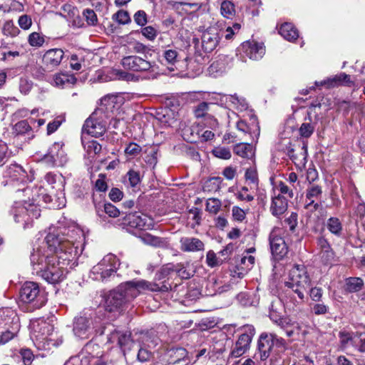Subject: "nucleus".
I'll return each mask as SVG.
<instances>
[{"label": "nucleus", "mask_w": 365, "mask_h": 365, "mask_svg": "<svg viewBox=\"0 0 365 365\" xmlns=\"http://www.w3.org/2000/svg\"><path fill=\"white\" fill-rule=\"evenodd\" d=\"M47 250L42 252L41 249L31 254L30 260L36 274L49 284H56L63 281V269L59 266L61 259L68 263L75 256V247L71 241L60 232H49L45 237Z\"/></svg>", "instance_id": "f257e3e1"}, {"label": "nucleus", "mask_w": 365, "mask_h": 365, "mask_svg": "<svg viewBox=\"0 0 365 365\" xmlns=\"http://www.w3.org/2000/svg\"><path fill=\"white\" fill-rule=\"evenodd\" d=\"M170 288L166 283L162 285L151 284L145 280H132L121 283L115 289L110 290L103 297V307L108 312H120L130 299L135 298L139 289L152 292H165Z\"/></svg>", "instance_id": "f03ea898"}, {"label": "nucleus", "mask_w": 365, "mask_h": 365, "mask_svg": "<svg viewBox=\"0 0 365 365\" xmlns=\"http://www.w3.org/2000/svg\"><path fill=\"white\" fill-rule=\"evenodd\" d=\"M284 351L287 348L286 340L274 332H262L257 340L253 359L256 362L265 361L270 356L274 349Z\"/></svg>", "instance_id": "7ed1b4c3"}, {"label": "nucleus", "mask_w": 365, "mask_h": 365, "mask_svg": "<svg viewBox=\"0 0 365 365\" xmlns=\"http://www.w3.org/2000/svg\"><path fill=\"white\" fill-rule=\"evenodd\" d=\"M20 301L26 304L29 312L42 308L47 302V294L38 283L31 281L25 282L19 290Z\"/></svg>", "instance_id": "20e7f679"}, {"label": "nucleus", "mask_w": 365, "mask_h": 365, "mask_svg": "<svg viewBox=\"0 0 365 365\" xmlns=\"http://www.w3.org/2000/svg\"><path fill=\"white\" fill-rule=\"evenodd\" d=\"M311 283V278L305 265L295 264L289 270L288 281L284 282V285L296 293L301 300H303L304 293L310 289Z\"/></svg>", "instance_id": "39448f33"}, {"label": "nucleus", "mask_w": 365, "mask_h": 365, "mask_svg": "<svg viewBox=\"0 0 365 365\" xmlns=\"http://www.w3.org/2000/svg\"><path fill=\"white\" fill-rule=\"evenodd\" d=\"M225 110V108L218 103L205 101L199 103L192 109L195 118L211 129L218 128L219 123L217 116Z\"/></svg>", "instance_id": "423d86ee"}, {"label": "nucleus", "mask_w": 365, "mask_h": 365, "mask_svg": "<svg viewBox=\"0 0 365 365\" xmlns=\"http://www.w3.org/2000/svg\"><path fill=\"white\" fill-rule=\"evenodd\" d=\"M10 213L16 223L21 224L24 227H26L34 219H38L40 217L41 209L35 207L32 203L27 205L14 202Z\"/></svg>", "instance_id": "0eeeda50"}, {"label": "nucleus", "mask_w": 365, "mask_h": 365, "mask_svg": "<svg viewBox=\"0 0 365 365\" xmlns=\"http://www.w3.org/2000/svg\"><path fill=\"white\" fill-rule=\"evenodd\" d=\"M241 333L235 342V346L230 352V356L237 358L245 354L250 350L252 339L256 333L253 325L246 324L240 328Z\"/></svg>", "instance_id": "6e6552de"}, {"label": "nucleus", "mask_w": 365, "mask_h": 365, "mask_svg": "<svg viewBox=\"0 0 365 365\" xmlns=\"http://www.w3.org/2000/svg\"><path fill=\"white\" fill-rule=\"evenodd\" d=\"M63 147L64 144L62 142L54 143L49 147L41 162L48 168L64 165L68 161V158Z\"/></svg>", "instance_id": "1a4fd4ad"}, {"label": "nucleus", "mask_w": 365, "mask_h": 365, "mask_svg": "<svg viewBox=\"0 0 365 365\" xmlns=\"http://www.w3.org/2000/svg\"><path fill=\"white\" fill-rule=\"evenodd\" d=\"M223 34V30L217 24L210 26L204 30L201 36L202 51L206 53L212 52L219 45Z\"/></svg>", "instance_id": "9d476101"}, {"label": "nucleus", "mask_w": 365, "mask_h": 365, "mask_svg": "<svg viewBox=\"0 0 365 365\" xmlns=\"http://www.w3.org/2000/svg\"><path fill=\"white\" fill-rule=\"evenodd\" d=\"M269 242L274 260L279 262L283 259L288 253V246L284 239L277 231L272 230L269 235Z\"/></svg>", "instance_id": "9b49d317"}, {"label": "nucleus", "mask_w": 365, "mask_h": 365, "mask_svg": "<svg viewBox=\"0 0 365 365\" xmlns=\"http://www.w3.org/2000/svg\"><path fill=\"white\" fill-rule=\"evenodd\" d=\"M106 130V122L101 118L97 117L96 113H92L83 125V131L94 138L101 137Z\"/></svg>", "instance_id": "f8f14e48"}, {"label": "nucleus", "mask_w": 365, "mask_h": 365, "mask_svg": "<svg viewBox=\"0 0 365 365\" xmlns=\"http://www.w3.org/2000/svg\"><path fill=\"white\" fill-rule=\"evenodd\" d=\"M116 258L114 255H106L93 267V272L99 274L102 280H106L116 272Z\"/></svg>", "instance_id": "ddd939ff"}, {"label": "nucleus", "mask_w": 365, "mask_h": 365, "mask_svg": "<svg viewBox=\"0 0 365 365\" xmlns=\"http://www.w3.org/2000/svg\"><path fill=\"white\" fill-rule=\"evenodd\" d=\"M121 63L125 69L135 72L148 71L154 65V62H150L145 57L142 58L138 56H125L123 58Z\"/></svg>", "instance_id": "4468645a"}, {"label": "nucleus", "mask_w": 365, "mask_h": 365, "mask_svg": "<svg viewBox=\"0 0 365 365\" xmlns=\"http://www.w3.org/2000/svg\"><path fill=\"white\" fill-rule=\"evenodd\" d=\"M65 53L63 49L58 48H50L45 51L42 56V66L48 71H52L58 67L63 59Z\"/></svg>", "instance_id": "2eb2a0df"}, {"label": "nucleus", "mask_w": 365, "mask_h": 365, "mask_svg": "<svg viewBox=\"0 0 365 365\" xmlns=\"http://www.w3.org/2000/svg\"><path fill=\"white\" fill-rule=\"evenodd\" d=\"M300 151L299 153H295V148H294L291 141H289L286 145L284 152L289 156V159L294 163L296 168L300 170L305 168L307 163L308 151L307 145L304 143L302 146L298 145Z\"/></svg>", "instance_id": "dca6fc26"}, {"label": "nucleus", "mask_w": 365, "mask_h": 365, "mask_svg": "<svg viewBox=\"0 0 365 365\" xmlns=\"http://www.w3.org/2000/svg\"><path fill=\"white\" fill-rule=\"evenodd\" d=\"M166 362L173 365H192L186 349L173 346L167 349L165 354Z\"/></svg>", "instance_id": "f3484780"}, {"label": "nucleus", "mask_w": 365, "mask_h": 365, "mask_svg": "<svg viewBox=\"0 0 365 365\" xmlns=\"http://www.w3.org/2000/svg\"><path fill=\"white\" fill-rule=\"evenodd\" d=\"M240 51L243 58L247 57L251 60L257 61L264 56L265 48L262 43L248 40L241 44Z\"/></svg>", "instance_id": "a211bd4d"}, {"label": "nucleus", "mask_w": 365, "mask_h": 365, "mask_svg": "<svg viewBox=\"0 0 365 365\" xmlns=\"http://www.w3.org/2000/svg\"><path fill=\"white\" fill-rule=\"evenodd\" d=\"M315 86H325L327 88L330 89L339 86L352 87L355 86V82L351 80L350 75L341 72L320 82L316 81Z\"/></svg>", "instance_id": "6ab92c4d"}, {"label": "nucleus", "mask_w": 365, "mask_h": 365, "mask_svg": "<svg viewBox=\"0 0 365 365\" xmlns=\"http://www.w3.org/2000/svg\"><path fill=\"white\" fill-rule=\"evenodd\" d=\"M115 340L117 341L118 346L124 354L130 351L135 345V341L132 339L130 331H120L115 330L110 334L109 341L113 342Z\"/></svg>", "instance_id": "aec40b11"}, {"label": "nucleus", "mask_w": 365, "mask_h": 365, "mask_svg": "<svg viewBox=\"0 0 365 365\" xmlns=\"http://www.w3.org/2000/svg\"><path fill=\"white\" fill-rule=\"evenodd\" d=\"M274 325L284 332L285 335L289 338L292 337L295 334H299L302 329L300 324L288 315L282 317Z\"/></svg>", "instance_id": "412c9836"}, {"label": "nucleus", "mask_w": 365, "mask_h": 365, "mask_svg": "<svg viewBox=\"0 0 365 365\" xmlns=\"http://www.w3.org/2000/svg\"><path fill=\"white\" fill-rule=\"evenodd\" d=\"M6 175L11 181H16L21 184L27 182L29 176L24 168L16 163H11L6 167Z\"/></svg>", "instance_id": "4be33fe9"}, {"label": "nucleus", "mask_w": 365, "mask_h": 365, "mask_svg": "<svg viewBox=\"0 0 365 365\" xmlns=\"http://www.w3.org/2000/svg\"><path fill=\"white\" fill-rule=\"evenodd\" d=\"M250 120L251 125H249L245 120H240L237 121L236 127L239 131L242 132L244 134L248 133L252 138H253V135L258 138L260 128L257 115L255 114L250 115Z\"/></svg>", "instance_id": "5701e85b"}, {"label": "nucleus", "mask_w": 365, "mask_h": 365, "mask_svg": "<svg viewBox=\"0 0 365 365\" xmlns=\"http://www.w3.org/2000/svg\"><path fill=\"white\" fill-rule=\"evenodd\" d=\"M180 249L184 252H200L205 250V244L197 237H183L180 240Z\"/></svg>", "instance_id": "b1692460"}, {"label": "nucleus", "mask_w": 365, "mask_h": 365, "mask_svg": "<svg viewBox=\"0 0 365 365\" xmlns=\"http://www.w3.org/2000/svg\"><path fill=\"white\" fill-rule=\"evenodd\" d=\"M304 120L309 122H304L301 125L299 128V134L302 138H309L315 130L316 125L319 120V116L317 114H315L313 118L311 115V112H307V116Z\"/></svg>", "instance_id": "393cba45"}, {"label": "nucleus", "mask_w": 365, "mask_h": 365, "mask_svg": "<svg viewBox=\"0 0 365 365\" xmlns=\"http://www.w3.org/2000/svg\"><path fill=\"white\" fill-rule=\"evenodd\" d=\"M122 224L130 228L138 230H145L147 227L145 219L143 218L137 212L126 214L123 219Z\"/></svg>", "instance_id": "a878e982"}, {"label": "nucleus", "mask_w": 365, "mask_h": 365, "mask_svg": "<svg viewBox=\"0 0 365 365\" xmlns=\"http://www.w3.org/2000/svg\"><path fill=\"white\" fill-rule=\"evenodd\" d=\"M93 203L97 215L100 217L102 216L101 212H104L110 217L113 218L118 217L120 214L119 209L110 202H104L103 204L101 202H97L94 195H93Z\"/></svg>", "instance_id": "bb28decb"}, {"label": "nucleus", "mask_w": 365, "mask_h": 365, "mask_svg": "<svg viewBox=\"0 0 365 365\" xmlns=\"http://www.w3.org/2000/svg\"><path fill=\"white\" fill-rule=\"evenodd\" d=\"M288 208V200L284 196L278 195L272 198L270 212L274 217H279L283 215Z\"/></svg>", "instance_id": "cd10ccee"}, {"label": "nucleus", "mask_w": 365, "mask_h": 365, "mask_svg": "<svg viewBox=\"0 0 365 365\" xmlns=\"http://www.w3.org/2000/svg\"><path fill=\"white\" fill-rule=\"evenodd\" d=\"M53 81L56 86L63 88H73L77 83V78L73 73H58L55 74Z\"/></svg>", "instance_id": "c85d7f7f"}, {"label": "nucleus", "mask_w": 365, "mask_h": 365, "mask_svg": "<svg viewBox=\"0 0 365 365\" xmlns=\"http://www.w3.org/2000/svg\"><path fill=\"white\" fill-rule=\"evenodd\" d=\"M327 230L334 236L340 238L344 234V226L341 220L337 217H330L326 221Z\"/></svg>", "instance_id": "c756f323"}, {"label": "nucleus", "mask_w": 365, "mask_h": 365, "mask_svg": "<svg viewBox=\"0 0 365 365\" xmlns=\"http://www.w3.org/2000/svg\"><path fill=\"white\" fill-rule=\"evenodd\" d=\"M142 179L143 176L139 170L130 169L123 177V182L125 186L135 190L141 183Z\"/></svg>", "instance_id": "7c9ffc66"}, {"label": "nucleus", "mask_w": 365, "mask_h": 365, "mask_svg": "<svg viewBox=\"0 0 365 365\" xmlns=\"http://www.w3.org/2000/svg\"><path fill=\"white\" fill-rule=\"evenodd\" d=\"M279 34L286 40L293 42L299 38V31L292 23H284L279 29Z\"/></svg>", "instance_id": "2f4dec72"}, {"label": "nucleus", "mask_w": 365, "mask_h": 365, "mask_svg": "<svg viewBox=\"0 0 365 365\" xmlns=\"http://www.w3.org/2000/svg\"><path fill=\"white\" fill-rule=\"evenodd\" d=\"M364 287V281L359 277H349L344 280V290L348 293H356Z\"/></svg>", "instance_id": "473e14b6"}, {"label": "nucleus", "mask_w": 365, "mask_h": 365, "mask_svg": "<svg viewBox=\"0 0 365 365\" xmlns=\"http://www.w3.org/2000/svg\"><path fill=\"white\" fill-rule=\"evenodd\" d=\"M33 195H35V190L29 187H24L17 190L14 194V202H19L20 204L31 203Z\"/></svg>", "instance_id": "72a5a7b5"}, {"label": "nucleus", "mask_w": 365, "mask_h": 365, "mask_svg": "<svg viewBox=\"0 0 365 365\" xmlns=\"http://www.w3.org/2000/svg\"><path fill=\"white\" fill-rule=\"evenodd\" d=\"M173 267H174V264H173V263H168V264L163 265L155 273V280L162 281V282L160 283L154 282L153 284L162 285L164 283H166L167 284H168L170 286V288L167 290V292H168L170 289H171V284L166 280V279H168V276L171 273L174 272ZM150 283L153 284L152 282H150ZM164 292H166V291H165Z\"/></svg>", "instance_id": "f704fd0d"}, {"label": "nucleus", "mask_w": 365, "mask_h": 365, "mask_svg": "<svg viewBox=\"0 0 365 365\" xmlns=\"http://www.w3.org/2000/svg\"><path fill=\"white\" fill-rule=\"evenodd\" d=\"M90 319L84 315L75 317L73 323V331L76 335L81 336L90 329Z\"/></svg>", "instance_id": "c9c22d12"}, {"label": "nucleus", "mask_w": 365, "mask_h": 365, "mask_svg": "<svg viewBox=\"0 0 365 365\" xmlns=\"http://www.w3.org/2000/svg\"><path fill=\"white\" fill-rule=\"evenodd\" d=\"M233 152L243 158L251 159L254 156L252 145L248 143H237L233 148Z\"/></svg>", "instance_id": "e433bc0d"}, {"label": "nucleus", "mask_w": 365, "mask_h": 365, "mask_svg": "<svg viewBox=\"0 0 365 365\" xmlns=\"http://www.w3.org/2000/svg\"><path fill=\"white\" fill-rule=\"evenodd\" d=\"M174 272L182 279H187L194 275L195 271L191 268L190 262L174 264Z\"/></svg>", "instance_id": "4c0bfd02"}, {"label": "nucleus", "mask_w": 365, "mask_h": 365, "mask_svg": "<svg viewBox=\"0 0 365 365\" xmlns=\"http://www.w3.org/2000/svg\"><path fill=\"white\" fill-rule=\"evenodd\" d=\"M51 196L45 192L44 190L35 189V195H33L31 198V203L35 207H39L43 206V204H48L51 202Z\"/></svg>", "instance_id": "58836bf2"}, {"label": "nucleus", "mask_w": 365, "mask_h": 365, "mask_svg": "<svg viewBox=\"0 0 365 365\" xmlns=\"http://www.w3.org/2000/svg\"><path fill=\"white\" fill-rule=\"evenodd\" d=\"M20 327L19 319H17L16 322L13 319L11 329H7L0 334V344H4L14 338L19 331Z\"/></svg>", "instance_id": "ea45409f"}, {"label": "nucleus", "mask_w": 365, "mask_h": 365, "mask_svg": "<svg viewBox=\"0 0 365 365\" xmlns=\"http://www.w3.org/2000/svg\"><path fill=\"white\" fill-rule=\"evenodd\" d=\"M140 239L144 243L155 247H165L167 245L165 239L154 236L148 232L143 233L140 236Z\"/></svg>", "instance_id": "a19ab883"}, {"label": "nucleus", "mask_w": 365, "mask_h": 365, "mask_svg": "<svg viewBox=\"0 0 365 365\" xmlns=\"http://www.w3.org/2000/svg\"><path fill=\"white\" fill-rule=\"evenodd\" d=\"M13 133L16 135H24L27 134L28 135H31V137L34 136L32 134V127L27 120H22L17 122L13 128Z\"/></svg>", "instance_id": "79ce46f5"}, {"label": "nucleus", "mask_w": 365, "mask_h": 365, "mask_svg": "<svg viewBox=\"0 0 365 365\" xmlns=\"http://www.w3.org/2000/svg\"><path fill=\"white\" fill-rule=\"evenodd\" d=\"M162 56V63L167 65L168 67L170 66H175V63L179 61L178 52L176 49H166L163 51Z\"/></svg>", "instance_id": "37998d69"}, {"label": "nucleus", "mask_w": 365, "mask_h": 365, "mask_svg": "<svg viewBox=\"0 0 365 365\" xmlns=\"http://www.w3.org/2000/svg\"><path fill=\"white\" fill-rule=\"evenodd\" d=\"M223 180L220 177H213L208 179L205 181L203 190L207 192H217L221 188V184L222 183Z\"/></svg>", "instance_id": "c03bdc74"}, {"label": "nucleus", "mask_w": 365, "mask_h": 365, "mask_svg": "<svg viewBox=\"0 0 365 365\" xmlns=\"http://www.w3.org/2000/svg\"><path fill=\"white\" fill-rule=\"evenodd\" d=\"M221 14L226 19H232L235 15V6L231 1L224 0L220 6Z\"/></svg>", "instance_id": "a18cd8bd"}, {"label": "nucleus", "mask_w": 365, "mask_h": 365, "mask_svg": "<svg viewBox=\"0 0 365 365\" xmlns=\"http://www.w3.org/2000/svg\"><path fill=\"white\" fill-rule=\"evenodd\" d=\"M322 187L317 184H309L305 191L306 200L319 199L322 195Z\"/></svg>", "instance_id": "49530a36"}, {"label": "nucleus", "mask_w": 365, "mask_h": 365, "mask_svg": "<svg viewBox=\"0 0 365 365\" xmlns=\"http://www.w3.org/2000/svg\"><path fill=\"white\" fill-rule=\"evenodd\" d=\"M27 41L31 47L38 48L43 46L45 36L38 32L34 31L28 36Z\"/></svg>", "instance_id": "de8ad7c7"}, {"label": "nucleus", "mask_w": 365, "mask_h": 365, "mask_svg": "<svg viewBox=\"0 0 365 365\" xmlns=\"http://www.w3.org/2000/svg\"><path fill=\"white\" fill-rule=\"evenodd\" d=\"M20 33L19 29L15 26L12 20H8L4 22L2 27V34L6 36L16 37Z\"/></svg>", "instance_id": "09e8293b"}, {"label": "nucleus", "mask_w": 365, "mask_h": 365, "mask_svg": "<svg viewBox=\"0 0 365 365\" xmlns=\"http://www.w3.org/2000/svg\"><path fill=\"white\" fill-rule=\"evenodd\" d=\"M205 210L208 212L216 215L220 210L222 202L218 198H209L206 202Z\"/></svg>", "instance_id": "8fccbe9b"}, {"label": "nucleus", "mask_w": 365, "mask_h": 365, "mask_svg": "<svg viewBox=\"0 0 365 365\" xmlns=\"http://www.w3.org/2000/svg\"><path fill=\"white\" fill-rule=\"evenodd\" d=\"M113 20L117 21L119 24H128L131 21L129 13L125 10H119L112 16Z\"/></svg>", "instance_id": "3c124183"}, {"label": "nucleus", "mask_w": 365, "mask_h": 365, "mask_svg": "<svg viewBox=\"0 0 365 365\" xmlns=\"http://www.w3.org/2000/svg\"><path fill=\"white\" fill-rule=\"evenodd\" d=\"M19 355L24 365H31L35 359V356L31 349L28 348H21L19 350Z\"/></svg>", "instance_id": "603ef678"}, {"label": "nucleus", "mask_w": 365, "mask_h": 365, "mask_svg": "<svg viewBox=\"0 0 365 365\" xmlns=\"http://www.w3.org/2000/svg\"><path fill=\"white\" fill-rule=\"evenodd\" d=\"M212 153L215 157L223 160H229L232 156L230 149L225 147L215 148Z\"/></svg>", "instance_id": "864d4df0"}, {"label": "nucleus", "mask_w": 365, "mask_h": 365, "mask_svg": "<svg viewBox=\"0 0 365 365\" xmlns=\"http://www.w3.org/2000/svg\"><path fill=\"white\" fill-rule=\"evenodd\" d=\"M158 149L153 148L145 158V163L152 167L153 169L155 168L158 163Z\"/></svg>", "instance_id": "5fc2aeb1"}, {"label": "nucleus", "mask_w": 365, "mask_h": 365, "mask_svg": "<svg viewBox=\"0 0 365 365\" xmlns=\"http://www.w3.org/2000/svg\"><path fill=\"white\" fill-rule=\"evenodd\" d=\"M155 331L150 330L147 331L143 336V340L145 343L148 344V346H155L158 344V337L155 334Z\"/></svg>", "instance_id": "6e6d98bb"}, {"label": "nucleus", "mask_w": 365, "mask_h": 365, "mask_svg": "<svg viewBox=\"0 0 365 365\" xmlns=\"http://www.w3.org/2000/svg\"><path fill=\"white\" fill-rule=\"evenodd\" d=\"M83 15L88 25L96 26L98 23V17L95 11L91 9H86L83 11Z\"/></svg>", "instance_id": "4d7b16f0"}, {"label": "nucleus", "mask_w": 365, "mask_h": 365, "mask_svg": "<svg viewBox=\"0 0 365 365\" xmlns=\"http://www.w3.org/2000/svg\"><path fill=\"white\" fill-rule=\"evenodd\" d=\"M245 178L246 180L250 181V183L254 184L255 186L259 185L258 174L255 168H250L245 171Z\"/></svg>", "instance_id": "13d9d810"}, {"label": "nucleus", "mask_w": 365, "mask_h": 365, "mask_svg": "<svg viewBox=\"0 0 365 365\" xmlns=\"http://www.w3.org/2000/svg\"><path fill=\"white\" fill-rule=\"evenodd\" d=\"M106 175L101 173L98 175V178L95 182L94 187L96 191L105 192L108 190V184L106 181Z\"/></svg>", "instance_id": "bf43d9fd"}, {"label": "nucleus", "mask_w": 365, "mask_h": 365, "mask_svg": "<svg viewBox=\"0 0 365 365\" xmlns=\"http://www.w3.org/2000/svg\"><path fill=\"white\" fill-rule=\"evenodd\" d=\"M232 216L234 221L242 222L246 218V212L239 206L235 205L232 208Z\"/></svg>", "instance_id": "052dcab7"}, {"label": "nucleus", "mask_w": 365, "mask_h": 365, "mask_svg": "<svg viewBox=\"0 0 365 365\" xmlns=\"http://www.w3.org/2000/svg\"><path fill=\"white\" fill-rule=\"evenodd\" d=\"M249 189L246 186H243L241 189L235 193L236 198L240 201L252 202L254 200V196L250 194H247Z\"/></svg>", "instance_id": "680f3d73"}, {"label": "nucleus", "mask_w": 365, "mask_h": 365, "mask_svg": "<svg viewBox=\"0 0 365 365\" xmlns=\"http://www.w3.org/2000/svg\"><path fill=\"white\" fill-rule=\"evenodd\" d=\"M352 333L349 332L347 331H340L339 332V338L340 341V345L342 348H346L347 345L352 341L353 336Z\"/></svg>", "instance_id": "e2e57ef3"}, {"label": "nucleus", "mask_w": 365, "mask_h": 365, "mask_svg": "<svg viewBox=\"0 0 365 365\" xmlns=\"http://www.w3.org/2000/svg\"><path fill=\"white\" fill-rule=\"evenodd\" d=\"M207 264L210 267H215L220 265L222 263V260H219L216 256V254L212 251L210 250L207 253L206 256Z\"/></svg>", "instance_id": "0e129e2a"}, {"label": "nucleus", "mask_w": 365, "mask_h": 365, "mask_svg": "<svg viewBox=\"0 0 365 365\" xmlns=\"http://www.w3.org/2000/svg\"><path fill=\"white\" fill-rule=\"evenodd\" d=\"M297 219V213L292 212L290 216L284 220V225L289 227L290 231L294 232L298 223Z\"/></svg>", "instance_id": "69168bd1"}, {"label": "nucleus", "mask_w": 365, "mask_h": 365, "mask_svg": "<svg viewBox=\"0 0 365 365\" xmlns=\"http://www.w3.org/2000/svg\"><path fill=\"white\" fill-rule=\"evenodd\" d=\"M133 50L135 53L144 54V57L148 58V54L151 51V48L140 41H135L133 43Z\"/></svg>", "instance_id": "338daca9"}, {"label": "nucleus", "mask_w": 365, "mask_h": 365, "mask_svg": "<svg viewBox=\"0 0 365 365\" xmlns=\"http://www.w3.org/2000/svg\"><path fill=\"white\" fill-rule=\"evenodd\" d=\"M141 150L142 148L138 144L131 142L125 147L124 151L128 155L135 156L140 153Z\"/></svg>", "instance_id": "774afa93"}]
</instances>
